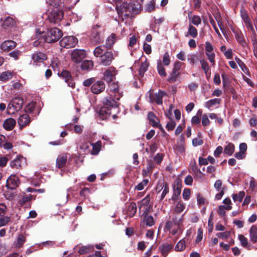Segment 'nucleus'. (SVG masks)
<instances>
[{"label": "nucleus", "mask_w": 257, "mask_h": 257, "mask_svg": "<svg viewBox=\"0 0 257 257\" xmlns=\"http://www.w3.org/2000/svg\"><path fill=\"white\" fill-rule=\"evenodd\" d=\"M62 35V31L57 28L48 29L47 32L37 30L35 38L37 40L35 41L34 45L37 46L38 44L45 42L55 43L58 41Z\"/></svg>", "instance_id": "obj_1"}, {"label": "nucleus", "mask_w": 257, "mask_h": 257, "mask_svg": "<svg viewBox=\"0 0 257 257\" xmlns=\"http://www.w3.org/2000/svg\"><path fill=\"white\" fill-rule=\"evenodd\" d=\"M24 101L22 98L15 97L10 101L8 105L7 112L10 114H14L21 109Z\"/></svg>", "instance_id": "obj_2"}, {"label": "nucleus", "mask_w": 257, "mask_h": 257, "mask_svg": "<svg viewBox=\"0 0 257 257\" xmlns=\"http://www.w3.org/2000/svg\"><path fill=\"white\" fill-rule=\"evenodd\" d=\"M140 7L138 8L135 7L132 4L123 2L119 5L116 4V10L119 15H122L124 12L136 13L138 11Z\"/></svg>", "instance_id": "obj_3"}, {"label": "nucleus", "mask_w": 257, "mask_h": 257, "mask_svg": "<svg viewBox=\"0 0 257 257\" xmlns=\"http://www.w3.org/2000/svg\"><path fill=\"white\" fill-rule=\"evenodd\" d=\"M63 18V13L58 9H55L50 12L48 16V19L50 23L58 24Z\"/></svg>", "instance_id": "obj_4"}, {"label": "nucleus", "mask_w": 257, "mask_h": 257, "mask_svg": "<svg viewBox=\"0 0 257 257\" xmlns=\"http://www.w3.org/2000/svg\"><path fill=\"white\" fill-rule=\"evenodd\" d=\"M61 47L69 48L75 47L78 43L77 39L72 36L64 37L59 42Z\"/></svg>", "instance_id": "obj_5"}, {"label": "nucleus", "mask_w": 257, "mask_h": 257, "mask_svg": "<svg viewBox=\"0 0 257 257\" xmlns=\"http://www.w3.org/2000/svg\"><path fill=\"white\" fill-rule=\"evenodd\" d=\"M173 220L174 221L175 227L171 229L170 233L173 235H179L182 233L183 229L181 228V225L183 222L182 217H178L176 216L173 217Z\"/></svg>", "instance_id": "obj_6"}, {"label": "nucleus", "mask_w": 257, "mask_h": 257, "mask_svg": "<svg viewBox=\"0 0 257 257\" xmlns=\"http://www.w3.org/2000/svg\"><path fill=\"white\" fill-rule=\"evenodd\" d=\"M86 52L82 49L73 50L71 53L72 60L75 63L80 62L85 57Z\"/></svg>", "instance_id": "obj_7"}, {"label": "nucleus", "mask_w": 257, "mask_h": 257, "mask_svg": "<svg viewBox=\"0 0 257 257\" xmlns=\"http://www.w3.org/2000/svg\"><path fill=\"white\" fill-rule=\"evenodd\" d=\"M117 74V71L114 67H110L107 68L103 74V78L105 81L110 83L115 79V75Z\"/></svg>", "instance_id": "obj_8"}, {"label": "nucleus", "mask_w": 257, "mask_h": 257, "mask_svg": "<svg viewBox=\"0 0 257 257\" xmlns=\"http://www.w3.org/2000/svg\"><path fill=\"white\" fill-rule=\"evenodd\" d=\"M155 190L157 193L161 192L160 200H163L169 192V186L164 181H160L157 184Z\"/></svg>", "instance_id": "obj_9"}, {"label": "nucleus", "mask_w": 257, "mask_h": 257, "mask_svg": "<svg viewBox=\"0 0 257 257\" xmlns=\"http://www.w3.org/2000/svg\"><path fill=\"white\" fill-rule=\"evenodd\" d=\"M148 93L149 94L150 102H156L158 104H162L163 97L166 94V93L162 91H159L158 93H152L150 90Z\"/></svg>", "instance_id": "obj_10"}, {"label": "nucleus", "mask_w": 257, "mask_h": 257, "mask_svg": "<svg viewBox=\"0 0 257 257\" xmlns=\"http://www.w3.org/2000/svg\"><path fill=\"white\" fill-rule=\"evenodd\" d=\"M117 100L115 99L112 94H109L108 96H106L103 100V105L110 108H115L118 105Z\"/></svg>", "instance_id": "obj_11"}, {"label": "nucleus", "mask_w": 257, "mask_h": 257, "mask_svg": "<svg viewBox=\"0 0 257 257\" xmlns=\"http://www.w3.org/2000/svg\"><path fill=\"white\" fill-rule=\"evenodd\" d=\"M116 56L117 54H113L111 52H106L104 55L101 57V63L104 66H109L111 64L114 57Z\"/></svg>", "instance_id": "obj_12"}, {"label": "nucleus", "mask_w": 257, "mask_h": 257, "mask_svg": "<svg viewBox=\"0 0 257 257\" xmlns=\"http://www.w3.org/2000/svg\"><path fill=\"white\" fill-rule=\"evenodd\" d=\"M150 197L149 196L144 198L140 203L139 210L141 212L143 213V215L147 214L149 211L150 206Z\"/></svg>", "instance_id": "obj_13"}, {"label": "nucleus", "mask_w": 257, "mask_h": 257, "mask_svg": "<svg viewBox=\"0 0 257 257\" xmlns=\"http://www.w3.org/2000/svg\"><path fill=\"white\" fill-rule=\"evenodd\" d=\"M19 180L15 175H11L7 180V186L11 189H14L18 186Z\"/></svg>", "instance_id": "obj_14"}, {"label": "nucleus", "mask_w": 257, "mask_h": 257, "mask_svg": "<svg viewBox=\"0 0 257 257\" xmlns=\"http://www.w3.org/2000/svg\"><path fill=\"white\" fill-rule=\"evenodd\" d=\"M105 85L102 81H97L91 86V91L94 94H99L105 89Z\"/></svg>", "instance_id": "obj_15"}, {"label": "nucleus", "mask_w": 257, "mask_h": 257, "mask_svg": "<svg viewBox=\"0 0 257 257\" xmlns=\"http://www.w3.org/2000/svg\"><path fill=\"white\" fill-rule=\"evenodd\" d=\"M109 94H112L116 100H119L122 96L121 93L119 92L118 85L117 83H112L109 85Z\"/></svg>", "instance_id": "obj_16"}, {"label": "nucleus", "mask_w": 257, "mask_h": 257, "mask_svg": "<svg viewBox=\"0 0 257 257\" xmlns=\"http://www.w3.org/2000/svg\"><path fill=\"white\" fill-rule=\"evenodd\" d=\"M190 170L191 172L193 174L195 178L202 180L204 174L198 168L195 162L191 164Z\"/></svg>", "instance_id": "obj_17"}, {"label": "nucleus", "mask_w": 257, "mask_h": 257, "mask_svg": "<svg viewBox=\"0 0 257 257\" xmlns=\"http://www.w3.org/2000/svg\"><path fill=\"white\" fill-rule=\"evenodd\" d=\"M61 76L65 80L69 87H74L75 83L73 82L70 73L67 70H63L60 74Z\"/></svg>", "instance_id": "obj_18"}, {"label": "nucleus", "mask_w": 257, "mask_h": 257, "mask_svg": "<svg viewBox=\"0 0 257 257\" xmlns=\"http://www.w3.org/2000/svg\"><path fill=\"white\" fill-rule=\"evenodd\" d=\"M30 122V117L27 114H23L20 116L18 122L21 128L28 125Z\"/></svg>", "instance_id": "obj_19"}, {"label": "nucleus", "mask_w": 257, "mask_h": 257, "mask_svg": "<svg viewBox=\"0 0 257 257\" xmlns=\"http://www.w3.org/2000/svg\"><path fill=\"white\" fill-rule=\"evenodd\" d=\"M173 247V245L169 243H164L160 245L159 247V250L164 257H166L169 252L171 251Z\"/></svg>", "instance_id": "obj_20"}, {"label": "nucleus", "mask_w": 257, "mask_h": 257, "mask_svg": "<svg viewBox=\"0 0 257 257\" xmlns=\"http://www.w3.org/2000/svg\"><path fill=\"white\" fill-rule=\"evenodd\" d=\"M32 58L35 63H41L47 58L45 54L42 52H37L33 54Z\"/></svg>", "instance_id": "obj_21"}, {"label": "nucleus", "mask_w": 257, "mask_h": 257, "mask_svg": "<svg viewBox=\"0 0 257 257\" xmlns=\"http://www.w3.org/2000/svg\"><path fill=\"white\" fill-rule=\"evenodd\" d=\"M16 46L15 42L11 40L6 41L1 45V49L6 51H10L14 49Z\"/></svg>", "instance_id": "obj_22"}, {"label": "nucleus", "mask_w": 257, "mask_h": 257, "mask_svg": "<svg viewBox=\"0 0 257 257\" xmlns=\"http://www.w3.org/2000/svg\"><path fill=\"white\" fill-rule=\"evenodd\" d=\"M16 123V120L14 118H9L4 121L3 126L6 130L10 131L15 127Z\"/></svg>", "instance_id": "obj_23"}, {"label": "nucleus", "mask_w": 257, "mask_h": 257, "mask_svg": "<svg viewBox=\"0 0 257 257\" xmlns=\"http://www.w3.org/2000/svg\"><path fill=\"white\" fill-rule=\"evenodd\" d=\"M99 28L98 26H96L93 28L92 31V41L95 43H100L102 41V38L100 36L99 32L97 30Z\"/></svg>", "instance_id": "obj_24"}, {"label": "nucleus", "mask_w": 257, "mask_h": 257, "mask_svg": "<svg viewBox=\"0 0 257 257\" xmlns=\"http://www.w3.org/2000/svg\"><path fill=\"white\" fill-rule=\"evenodd\" d=\"M25 162V159L23 157L16 158L11 162L10 165L13 168L19 169L22 167V163Z\"/></svg>", "instance_id": "obj_25"}, {"label": "nucleus", "mask_w": 257, "mask_h": 257, "mask_svg": "<svg viewBox=\"0 0 257 257\" xmlns=\"http://www.w3.org/2000/svg\"><path fill=\"white\" fill-rule=\"evenodd\" d=\"M111 114V108L105 106L101 107L99 110V114L103 119L107 118Z\"/></svg>", "instance_id": "obj_26"}, {"label": "nucleus", "mask_w": 257, "mask_h": 257, "mask_svg": "<svg viewBox=\"0 0 257 257\" xmlns=\"http://www.w3.org/2000/svg\"><path fill=\"white\" fill-rule=\"evenodd\" d=\"M106 52L105 46H99L94 50L93 53L95 57L101 58Z\"/></svg>", "instance_id": "obj_27"}, {"label": "nucleus", "mask_w": 257, "mask_h": 257, "mask_svg": "<svg viewBox=\"0 0 257 257\" xmlns=\"http://www.w3.org/2000/svg\"><path fill=\"white\" fill-rule=\"evenodd\" d=\"M197 34L198 31L196 28L194 27L191 24H189L188 26V31L186 36H190L193 38H195L197 37Z\"/></svg>", "instance_id": "obj_28"}, {"label": "nucleus", "mask_w": 257, "mask_h": 257, "mask_svg": "<svg viewBox=\"0 0 257 257\" xmlns=\"http://www.w3.org/2000/svg\"><path fill=\"white\" fill-rule=\"evenodd\" d=\"M91 145L92 146V150L90 152V154L92 155H97L101 150V142L98 141Z\"/></svg>", "instance_id": "obj_29"}, {"label": "nucleus", "mask_w": 257, "mask_h": 257, "mask_svg": "<svg viewBox=\"0 0 257 257\" xmlns=\"http://www.w3.org/2000/svg\"><path fill=\"white\" fill-rule=\"evenodd\" d=\"M249 236L250 240L255 243L257 241V227L252 226L250 228Z\"/></svg>", "instance_id": "obj_30"}, {"label": "nucleus", "mask_w": 257, "mask_h": 257, "mask_svg": "<svg viewBox=\"0 0 257 257\" xmlns=\"http://www.w3.org/2000/svg\"><path fill=\"white\" fill-rule=\"evenodd\" d=\"M67 160V157L65 155L59 156L56 160V166L59 168L65 165Z\"/></svg>", "instance_id": "obj_31"}, {"label": "nucleus", "mask_w": 257, "mask_h": 257, "mask_svg": "<svg viewBox=\"0 0 257 257\" xmlns=\"http://www.w3.org/2000/svg\"><path fill=\"white\" fill-rule=\"evenodd\" d=\"M148 118L153 126H158L159 125V120L154 113L149 112L148 114Z\"/></svg>", "instance_id": "obj_32"}, {"label": "nucleus", "mask_w": 257, "mask_h": 257, "mask_svg": "<svg viewBox=\"0 0 257 257\" xmlns=\"http://www.w3.org/2000/svg\"><path fill=\"white\" fill-rule=\"evenodd\" d=\"M188 19L190 24H191L192 25L198 26L201 23V19L198 16L193 15L189 16L188 15Z\"/></svg>", "instance_id": "obj_33"}, {"label": "nucleus", "mask_w": 257, "mask_h": 257, "mask_svg": "<svg viewBox=\"0 0 257 257\" xmlns=\"http://www.w3.org/2000/svg\"><path fill=\"white\" fill-rule=\"evenodd\" d=\"M175 149L177 152L181 153H182L185 151V143L184 141V137L183 136H181L180 142L177 143Z\"/></svg>", "instance_id": "obj_34"}, {"label": "nucleus", "mask_w": 257, "mask_h": 257, "mask_svg": "<svg viewBox=\"0 0 257 257\" xmlns=\"http://www.w3.org/2000/svg\"><path fill=\"white\" fill-rule=\"evenodd\" d=\"M179 75L180 73L179 72L172 70V72L170 73L169 77L168 78L167 80L170 83H174L178 80Z\"/></svg>", "instance_id": "obj_35"}, {"label": "nucleus", "mask_w": 257, "mask_h": 257, "mask_svg": "<svg viewBox=\"0 0 257 257\" xmlns=\"http://www.w3.org/2000/svg\"><path fill=\"white\" fill-rule=\"evenodd\" d=\"M220 102V99L219 98H214L212 99H210L205 103V106L207 107L208 109H210V108L214 105L219 104Z\"/></svg>", "instance_id": "obj_36"}, {"label": "nucleus", "mask_w": 257, "mask_h": 257, "mask_svg": "<svg viewBox=\"0 0 257 257\" xmlns=\"http://www.w3.org/2000/svg\"><path fill=\"white\" fill-rule=\"evenodd\" d=\"M186 247V242L184 239L180 240L177 242L175 247V250L176 251H182L185 249Z\"/></svg>", "instance_id": "obj_37"}, {"label": "nucleus", "mask_w": 257, "mask_h": 257, "mask_svg": "<svg viewBox=\"0 0 257 257\" xmlns=\"http://www.w3.org/2000/svg\"><path fill=\"white\" fill-rule=\"evenodd\" d=\"M137 212V205L135 203H130L127 207L128 214L132 217L134 216Z\"/></svg>", "instance_id": "obj_38"}, {"label": "nucleus", "mask_w": 257, "mask_h": 257, "mask_svg": "<svg viewBox=\"0 0 257 257\" xmlns=\"http://www.w3.org/2000/svg\"><path fill=\"white\" fill-rule=\"evenodd\" d=\"M235 60H236V62L241 69L242 71L246 74L249 75V72L248 69L246 67L245 65L244 64V63L238 58L235 57Z\"/></svg>", "instance_id": "obj_39"}, {"label": "nucleus", "mask_w": 257, "mask_h": 257, "mask_svg": "<svg viewBox=\"0 0 257 257\" xmlns=\"http://www.w3.org/2000/svg\"><path fill=\"white\" fill-rule=\"evenodd\" d=\"M93 66V62L91 60H85L81 64V68L83 70H91Z\"/></svg>", "instance_id": "obj_40"}, {"label": "nucleus", "mask_w": 257, "mask_h": 257, "mask_svg": "<svg viewBox=\"0 0 257 257\" xmlns=\"http://www.w3.org/2000/svg\"><path fill=\"white\" fill-rule=\"evenodd\" d=\"M185 208V204L182 201H178L174 209L175 212L177 213L182 212Z\"/></svg>", "instance_id": "obj_41"}, {"label": "nucleus", "mask_w": 257, "mask_h": 257, "mask_svg": "<svg viewBox=\"0 0 257 257\" xmlns=\"http://www.w3.org/2000/svg\"><path fill=\"white\" fill-rule=\"evenodd\" d=\"M234 152V146L232 143H228V144L225 147L224 152L225 154L230 156Z\"/></svg>", "instance_id": "obj_42"}, {"label": "nucleus", "mask_w": 257, "mask_h": 257, "mask_svg": "<svg viewBox=\"0 0 257 257\" xmlns=\"http://www.w3.org/2000/svg\"><path fill=\"white\" fill-rule=\"evenodd\" d=\"M13 73L9 71L3 72L0 75V80L6 81L12 78Z\"/></svg>", "instance_id": "obj_43"}, {"label": "nucleus", "mask_w": 257, "mask_h": 257, "mask_svg": "<svg viewBox=\"0 0 257 257\" xmlns=\"http://www.w3.org/2000/svg\"><path fill=\"white\" fill-rule=\"evenodd\" d=\"M245 195L243 191L239 192L238 194H233L232 198L234 201L241 202Z\"/></svg>", "instance_id": "obj_44"}, {"label": "nucleus", "mask_w": 257, "mask_h": 257, "mask_svg": "<svg viewBox=\"0 0 257 257\" xmlns=\"http://www.w3.org/2000/svg\"><path fill=\"white\" fill-rule=\"evenodd\" d=\"M200 63L201 66V68L204 71V73L207 74V72L210 70L209 65L205 59H201L200 60Z\"/></svg>", "instance_id": "obj_45"}, {"label": "nucleus", "mask_w": 257, "mask_h": 257, "mask_svg": "<svg viewBox=\"0 0 257 257\" xmlns=\"http://www.w3.org/2000/svg\"><path fill=\"white\" fill-rule=\"evenodd\" d=\"M144 216V222L146 223V225L152 226L154 223V218L152 216L148 215L147 214H145Z\"/></svg>", "instance_id": "obj_46"}, {"label": "nucleus", "mask_w": 257, "mask_h": 257, "mask_svg": "<svg viewBox=\"0 0 257 257\" xmlns=\"http://www.w3.org/2000/svg\"><path fill=\"white\" fill-rule=\"evenodd\" d=\"M115 42V35L111 34L106 41V45L107 48H111Z\"/></svg>", "instance_id": "obj_47"}, {"label": "nucleus", "mask_w": 257, "mask_h": 257, "mask_svg": "<svg viewBox=\"0 0 257 257\" xmlns=\"http://www.w3.org/2000/svg\"><path fill=\"white\" fill-rule=\"evenodd\" d=\"M93 249V247L91 245L82 246L79 248V253L81 254L88 253Z\"/></svg>", "instance_id": "obj_48"}, {"label": "nucleus", "mask_w": 257, "mask_h": 257, "mask_svg": "<svg viewBox=\"0 0 257 257\" xmlns=\"http://www.w3.org/2000/svg\"><path fill=\"white\" fill-rule=\"evenodd\" d=\"M157 70L160 75L164 77L166 76V73L165 69L161 64L160 60L158 61Z\"/></svg>", "instance_id": "obj_49"}, {"label": "nucleus", "mask_w": 257, "mask_h": 257, "mask_svg": "<svg viewBox=\"0 0 257 257\" xmlns=\"http://www.w3.org/2000/svg\"><path fill=\"white\" fill-rule=\"evenodd\" d=\"M148 179H144L141 182H140L135 187V189L139 191L142 190L144 189L145 187L148 185Z\"/></svg>", "instance_id": "obj_50"}, {"label": "nucleus", "mask_w": 257, "mask_h": 257, "mask_svg": "<svg viewBox=\"0 0 257 257\" xmlns=\"http://www.w3.org/2000/svg\"><path fill=\"white\" fill-rule=\"evenodd\" d=\"M238 237L242 246L249 248V246H248L247 239L241 234L238 235Z\"/></svg>", "instance_id": "obj_51"}, {"label": "nucleus", "mask_w": 257, "mask_h": 257, "mask_svg": "<svg viewBox=\"0 0 257 257\" xmlns=\"http://www.w3.org/2000/svg\"><path fill=\"white\" fill-rule=\"evenodd\" d=\"M148 67V64L147 62H143L139 69L140 75L143 76L145 72L147 71Z\"/></svg>", "instance_id": "obj_52"}, {"label": "nucleus", "mask_w": 257, "mask_h": 257, "mask_svg": "<svg viewBox=\"0 0 257 257\" xmlns=\"http://www.w3.org/2000/svg\"><path fill=\"white\" fill-rule=\"evenodd\" d=\"M14 24V19L10 17H7L3 22V25L7 27L13 26Z\"/></svg>", "instance_id": "obj_53"}, {"label": "nucleus", "mask_w": 257, "mask_h": 257, "mask_svg": "<svg viewBox=\"0 0 257 257\" xmlns=\"http://www.w3.org/2000/svg\"><path fill=\"white\" fill-rule=\"evenodd\" d=\"M205 54L207 57V58L208 60L210 61V63L212 64V65H214L215 64V53L213 52H206Z\"/></svg>", "instance_id": "obj_54"}, {"label": "nucleus", "mask_w": 257, "mask_h": 257, "mask_svg": "<svg viewBox=\"0 0 257 257\" xmlns=\"http://www.w3.org/2000/svg\"><path fill=\"white\" fill-rule=\"evenodd\" d=\"M25 242V237L23 235H20L17 239L16 246L20 247H21Z\"/></svg>", "instance_id": "obj_55"}, {"label": "nucleus", "mask_w": 257, "mask_h": 257, "mask_svg": "<svg viewBox=\"0 0 257 257\" xmlns=\"http://www.w3.org/2000/svg\"><path fill=\"white\" fill-rule=\"evenodd\" d=\"M202 238H203V230L202 229V228H199L198 229V230H197V235L196 238L195 240V242L196 243H198L202 239Z\"/></svg>", "instance_id": "obj_56"}, {"label": "nucleus", "mask_w": 257, "mask_h": 257, "mask_svg": "<svg viewBox=\"0 0 257 257\" xmlns=\"http://www.w3.org/2000/svg\"><path fill=\"white\" fill-rule=\"evenodd\" d=\"M198 59L197 56L195 54H190L188 56V61L191 64H194L197 61Z\"/></svg>", "instance_id": "obj_57"}, {"label": "nucleus", "mask_w": 257, "mask_h": 257, "mask_svg": "<svg viewBox=\"0 0 257 257\" xmlns=\"http://www.w3.org/2000/svg\"><path fill=\"white\" fill-rule=\"evenodd\" d=\"M210 124V120L208 116L206 114H204L202 117V124L204 126H208Z\"/></svg>", "instance_id": "obj_58"}, {"label": "nucleus", "mask_w": 257, "mask_h": 257, "mask_svg": "<svg viewBox=\"0 0 257 257\" xmlns=\"http://www.w3.org/2000/svg\"><path fill=\"white\" fill-rule=\"evenodd\" d=\"M230 235L229 231H224L223 232H219L216 234V236L218 238H220L222 239H226L228 238Z\"/></svg>", "instance_id": "obj_59"}, {"label": "nucleus", "mask_w": 257, "mask_h": 257, "mask_svg": "<svg viewBox=\"0 0 257 257\" xmlns=\"http://www.w3.org/2000/svg\"><path fill=\"white\" fill-rule=\"evenodd\" d=\"M10 221V217L5 216L3 217H0V227L7 225Z\"/></svg>", "instance_id": "obj_60"}, {"label": "nucleus", "mask_w": 257, "mask_h": 257, "mask_svg": "<svg viewBox=\"0 0 257 257\" xmlns=\"http://www.w3.org/2000/svg\"><path fill=\"white\" fill-rule=\"evenodd\" d=\"M90 145L88 142H85L81 144L80 146V149L83 150L85 153L89 152V148Z\"/></svg>", "instance_id": "obj_61"}, {"label": "nucleus", "mask_w": 257, "mask_h": 257, "mask_svg": "<svg viewBox=\"0 0 257 257\" xmlns=\"http://www.w3.org/2000/svg\"><path fill=\"white\" fill-rule=\"evenodd\" d=\"M163 62L164 64L168 66L170 63V56L168 52H166L164 54L163 58Z\"/></svg>", "instance_id": "obj_62"}, {"label": "nucleus", "mask_w": 257, "mask_h": 257, "mask_svg": "<svg viewBox=\"0 0 257 257\" xmlns=\"http://www.w3.org/2000/svg\"><path fill=\"white\" fill-rule=\"evenodd\" d=\"M175 226L174 225V221L172 219V221H168L166 222L165 228L167 230H171Z\"/></svg>", "instance_id": "obj_63"}, {"label": "nucleus", "mask_w": 257, "mask_h": 257, "mask_svg": "<svg viewBox=\"0 0 257 257\" xmlns=\"http://www.w3.org/2000/svg\"><path fill=\"white\" fill-rule=\"evenodd\" d=\"M176 125V123L174 120L171 119L167 124L166 128L168 131L173 130Z\"/></svg>", "instance_id": "obj_64"}]
</instances>
